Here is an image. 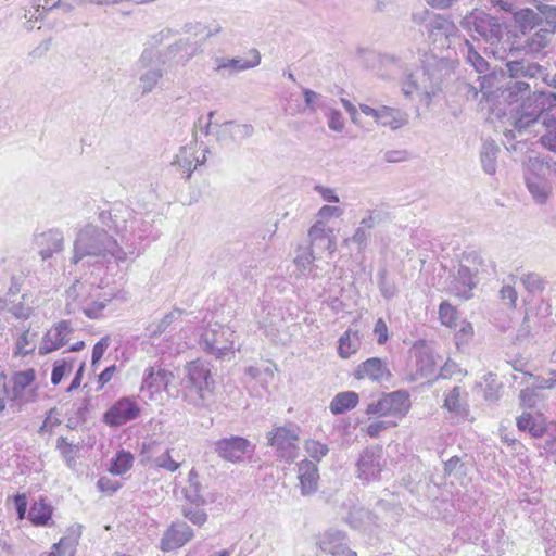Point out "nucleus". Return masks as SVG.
I'll list each match as a JSON object with an SVG mask.
<instances>
[{"label":"nucleus","instance_id":"f257e3e1","mask_svg":"<svg viewBox=\"0 0 556 556\" xmlns=\"http://www.w3.org/2000/svg\"><path fill=\"white\" fill-rule=\"evenodd\" d=\"M109 255L116 263H124L128 256L135 255V247L132 243H127L124 249L104 228L91 223L77 228L71 264L100 269Z\"/></svg>","mask_w":556,"mask_h":556},{"label":"nucleus","instance_id":"f03ea898","mask_svg":"<svg viewBox=\"0 0 556 556\" xmlns=\"http://www.w3.org/2000/svg\"><path fill=\"white\" fill-rule=\"evenodd\" d=\"M401 89L405 98L428 105L442 89V73L435 67H418L405 72Z\"/></svg>","mask_w":556,"mask_h":556},{"label":"nucleus","instance_id":"7ed1b4c3","mask_svg":"<svg viewBox=\"0 0 556 556\" xmlns=\"http://www.w3.org/2000/svg\"><path fill=\"white\" fill-rule=\"evenodd\" d=\"M185 370L187 372L185 401L194 407H207L212 402L214 389L210 363L195 359L188 363Z\"/></svg>","mask_w":556,"mask_h":556},{"label":"nucleus","instance_id":"20e7f679","mask_svg":"<svg viewBox=\"0 0 556 556\" xmlns=\"http://www.w3.org/2000/svg\"><path fill=\"white\" fill-rule=\"evenodd\" d=\"M510 81L506 84L507 99L518 101L531 90V81L541 78L544 81L545 68L526 59L508 60L505 64Z\"/></svg>","mask_w":556,"mask_h":556},{"label":"nucleus","instance_id":"39448f33","mask_svg":"<svg viewBox=\"0 0 556 556\" xmlns=\"http://www.w3.org/2000/svg\"><path fill=\"white\" fill-rule=\"evenodd\" d=\"M460 25L468 33L476 34L485 42L495 46V49L492 50L494 55L500 54V49H503L504 52L506 51L502 42L504 27L496 17L483 11L473 10L463 17ZM472 36L475 37V35Z\"/></svg>","mask_w":556,"mask_h":556},{"label":"nucleus","instance_id":"423d86ee","mask_svg":"<svg viewBox=\"0 0 556 556\" xmlns=\"http://www.w3.org/2000/svg\"><path fill=\"white\" fill-rule=\"evenodd\" d=\"M99 220L109 229L114 230L119 237L122 247L126 249L127 243L134 240L128 238L129 228L135 231V224L138 223L137 214L123 203H114L110 210H103L99 213Z\"/></svg>","mask_w":556,"mask_h":556},{"label":"nucleus","instance_id":"0eeeda50","mask_svg":"<svg viewBox=\"0 0 556 556\" xmlns=\"http://www.w3.org/2000/svg\"><path fill=\"white\" fill-rule=\"evenodd\" d=\"M548 163L539 157H530L525 170V184L536 204L543 205L548 201L553 187L544 177L548 169Z\"/></svg>","mask_w":556,"mask_h":556},{"label":"nucleus","instance_id":"6e6552de","mask_svg":"<svg viewBox=\"0 0 556 556\" xmlns=\"http://www.w3.org/2000/svg\"><path fill=\"white\" fill-rule=\"evenodd\" d=\"M233 333V330L228 326L208 325L200 336L199 345L204 352L214 355L216 358H223L232 353Z\"/></svg>","mask_w":556,"mask_h":556},{"label":"nucleus","instance_id":"1a4fd4ad","mask_svg":"<svg viewBox=\"0 0 556 556\" xmlns=\"http://www.w3.org/2000/svg\"><path fill=\"white\" fill-rule=\"evenodd\" d=\"M425 13L428 15L426 28L431 43L439 50L450 49L460 38L456 25L441 15Z\"/></svg>","mask_w":556,"mask_h":556},{"label":"nucleus","instance_id":"9d476101","mask_svg":"<svg viewBox=\"0 0 556 556\" xmlns=\"http://www.w3.org/2000/svg\"><path fill=\"white\" fill-rule=\"evenodd\" d=\"M299 428L296 426L290 427H274L267 433L268 444L276 448L277 455L287 462H293L299 454Z\"/></svg>","mask_w":556,"mask_h":556},{"label":"nucleus","instance_id":"9b49d317","mask_svg":"<svg viewBox=\"0 0 556 556\" xmlns=\"http://www.w3.org/2000/svg\"><path fill=\"white\" fill-rule=\"evenodd\" d=\"M410 408L409 395L406 391H394L384 394L376 403L366 408L367 415L404 417Z\"/></svg>","mask_w":556,"mask_h":556},{"label":"nucleus","instance_id":"f8f14e48","mask_svg":"<svg viewBox=\"0 0 556 556\" xmlns=\"http://www.w3.org/2000/svg\"><path fill=\"white\" fill-rule=\"evenodd\" d=\"M382 448L379 446L366 447L356 462V475L359 480L370 483L380 478L383 469Z\"/></svg>","mask_w":556,"mask_h":556},{"label":"nucleus","instance_id":"ddd939ff","mask_svg":"<svg viewBox=\"0 0 556 556\" xmlns=\"http://www.w3.org/2000/svg\"><path fill=\"white\" fill-rule=\"evenodd\" d=\"M214 451L224 460L238 463L243 460L247 454L253 452V446L249 440L233 435L216 441Z\"/></svg>","mask_w":556,"mask_h":556},{"label":"nucleus","instance_id":"4468645a","mask_svg":"<svg viewBox=\"0 0 556 556\" xmlns=\"http://www.w3.org/2000/svg\"><path fill=\"white\" fill-rule=\"evenodd\" d=\"M249 58H224L217 56L214 59V72L220 75L227 73L228 75H232L238 72L247 71L250 68H254L261 63V53L256 49H251L248 52Z\"/></svg>","mask_w":556,"mask_h":556},{"label":"nucleus","instance_id":"2eb2a0df","mask_svg":"<svg viewBox=\"0 0 556 556\" xmlns=\"http://www.w3.org/2000/svg\"><path fill=\"white\" fill-rule=\"evenodd\" d=\"M138 404L129 399L122 397L114 403L103 415V421L111 427H118L139 416Z\"/></svg>","mask_w":556,"mask_h":556},{"label":"nucleus","instance_id":"dca6fc26","mask_svg":"<svg viewBox=\"0 0 556 556\" xmlns=\"http://www.w3.org/2000/svg\"><path fill=\"white\" fill-rule=\"evenodd\" d=\"M320 549L332 556H357L348 545L346 533L338 529L326 530L318 540Z\"/></svg>","mask_w":556,"mask_h":556},{"label":"nucleus","instance_id":"f3484780","mask_svg":"<svg viewBox=\"0 0 556 556\" xmlns=\"http://www.w3.org/2000/svg\"><path fill=\"white\" fill-rule=\"evenodd\" d=\"M193 535V530L185 521H174L164 532L160 542V548L163 552L177 549L187 544Z\"/></svg>","mask_w":556,"mask_h":556},{"label":"nucleus","instance_id":"a211bd4d","mask_svg":"<svg viewBox=\"0 0 556 556\" xmlns=\"http://www.w3.org/2000/svg\"><path fill=\"white\" fill-rule=\"evenodd\" d=\"M74 328L68 320H61L52 327L43 337L39 346V353H51L68 343Z\"/></svg>","mask_w":556,"mask_h":556},{"label":"nucleus","instance_id":"6ab92c4d","mask_svg":"<svg viewBox=\"0 0 556 556\" xmlns=\"http://www.w3.org/2000/svg\"><path fill=\"white\" fill-rule=\"evenodd\" d=\"M201 52V45L189 38H180L166 47L164 54L168 60H175L177 64L187 65Z\"/></svg>","mask_w":556,"mask_h":556},{"label":"nucleus","instance_id":"aec40b11","mask_svg":"<svg viewBox=\"0 0 556 556\" xmlns=\"http://www.w3.org/2000/svg\"><path fill=\"white\" fill-rule=\"evenodd\" d=\"M478 268H470L462 264L450 285V291L463 299L471 298V291L477 286L476 276Z\"/></svg>","mask_w":556,"mask_h":556},{"label":"nucleus","instance_id":"412c9836","mask_svg":"<svg viewBox=\"0 0 556 556\" xmlns=\"http://www.w3.org/2000/svg\"><path fill=\"white\" fill-rule=\"evenodd\" d=\"M353 376L358 380L369 379L375 382H383L389 380L391 374L381 358L371 357L361 363Z\"/></svg>","mask_w":556,"mask_h":556},{"label":"nucleus","instance_id":"4be33fe9","mask_svg":"<svg viewBox=\"0 0 556 556\" xmlns=\"http://www.w3.org/2000/svg\"><path fill=\"white\" fill-rule=\"evenodd\" d=\"M298 479L301 494L308 496L318 490L319 471L317 464L313 460L303 459L298 464Z\"/></svg>","mask_w":556,"mask_h":556},{"label":"nucleus","instance_id":"5701e85b","mask_svg":"<svg viewBox=\"0 0 556 556\" xmlns=\"http://www.w3.org/2000/svg\"><path fill=\"white\" fill-rule=\"evenodd\" d=\"M90 291H97V289H94L93 286H88L79 280H76L66 290L65 312L67 314H76L78 312H83L84 306L90 296Z\"/></svg>","mask_w":556,"mask_h":556},{"label":"nucleus","instance_id":"b1692460","mask_svg":"<svg viewBox=\"0 0 556 556\" xmlns=\"http://www.w3.org/2000/svg\"><path fill=\"white\" fill-rule=\"evenodd\" d=\"M185 498L193 506H204L214 502V495L206 490L199 480L198 472L192 469L188 475V483L185 488Z\"/></svg>","mask_w":556,"mask_h":556},{"label":"nucleus","instance_id":"393cba45","mask_svg":"<svg viewBox=\"0 0 556 556\" xmlns=\"http://www.w3.org/2000/svg\"><path fill=\"white\" fill-rule=\"evenodd\" d=\"M36 244L42 260L50 258L54 253L64 248V235L60 229H49L36 236Z\"/></svg>","mask_w":556,"mask_h":556},{"label":"nucleus","instance_id":"a878e982","mask_svg":"<svg viewBox=\"0 0 556 556\" xmlns=\"http://www.w3.org/2000/svg\"><path fill=\"white\" fill-rule=\"evenodd\" d=\"M214 112H210L206 117L201 116L195 124V129L200 130L204 135L215 134L218 141H227L235 137L233 122H225L223 124L212 125V118Z\"/></svg>","mask_w":556,"mask_h":556},{"label":"nucleus","instance_id":"bb28decb","mask_svg":"<svg viewBox=\"0 0 556 556\" xmlns=\"http://www.w3.org/2000/svg\"><path fill=\"white\" fill-rule=\"evenodd\" d=\"M157 447L159 444L156 442H151L148 445L144 444L142 447V454H147L148 459L151 460L155 467L162 468L169 472L177 471L180 468L182 462L174 458V448H166L160 455L152 457V454L156 452Z\"/></svg>","mask_w":556,"mask_h":556},{"label":"nucleus","instance_id":"cd10ccee","mask_svg":"<svg viewBox=\"0 0 556 556\" xmlns=\"http://www.w3.org/2000/svg\"><path fill=\"white\" fill-rule=\"evenodd\" d=\"M519 431H527L533 438H542L547 433L548 424L542 414L522 413L516 419Z\"/></svg>","mask_w":556,"mask_h":556},{"label":"nucleus","instance_id":"c85d7f7f","mask_svg":"<svg viewBox=\"0 0 556 556\" xmlns=\"http://www.w3.org/2000/svg\"><path fill=\"white\" fill-rule=\"evenodd\" d=\"M174 375L161 367H149L146 369L141 389H148L151 393L167 389L173 381Z\"/></svg>","mask_w":556,"mask_h":556},{"label":"nucleus","instance_id":"c756f323","mask_svg":"<svg viewBox=\"0 0 556 556\" xmlns=\"http://www.w3.org/2000/svg\"><path fill=\"white\" fill-rule=\"evenodd\" d=\"M205 159V154H203L201 160L197 157L192 147H181L172 162V165L175 166L177 170L181 172L186 179H189L192 172L198 165L204 163Z\"/></svg>","mask_w":556,"mask_h":556},{"label":"nucleus","instance_id":"7c9ffc66","mask_svg":"<svg viewBox=\"0 0 556 556\" xmlns=\"http://www.w3.org/2000/svg\"><path fill=\"white\" fill-rule=\"evenodd\" d=\"M408 122V116L405 112L396 108L380 106V113L378 114L377 123L381 126L389 127L392 130H396L405 126Z\"/></svg>","mask_w":556,"mask_h":556},{"label":"nucleus","instance_id":"2f4dec72","mask_svg":"<svg viewBox=\"0 0 556 556\" xmlns=\"http://www.w3.org/2000/svg\"><path fill=\"white\" fill-rule=\"evenodd\" d=\"M527 94L528 97L523 99H526L529 106H532L540 115L544 111L556 108V93L553 91L535 90L532 94H530V92Z\"/></svg>","mask_w":556,"mask_h":556},{"label":"nucleus","instance_id":"473e14b6","mask_svg":"<svg viewBox=\"0 0 556 556\" xmlns=\"http://www.w3.org/2000/svg\"><path fill=\"white\" fill-rule=\"evenodd\" d=\"M541 115L535 112L532 106H529V103L525 104V112L515 118L514 121V130H507L505 132L506 138H514V131L523 132L529 128L535 126L539 123V117Z\"/></svg>","mask_w":556,"mask_h":556},{"label":"nucleus","instance_id":"72a5a7b5","mask_svg":"<svg viewBox=\"0 0 556 556\" xmlns=\"http://www.w3.org/2000/svg\"><path fill=\"white\" fill-rule=\"evenodd\" d=\"M308 237L312 244H317L320 241H326V249L332 254L336 251V240L332 236V230L327 228L325 223L317 220L308 230Z\"/></svg>","mask_w":556,"mask_h":556},{"label":"nucleus","instance_id":"f704fd0d","mask_svg":"<svg viewBox=\"0 0 556 556\" xmlns=\"http://www.w3.org/2000/svg\"><path fill=\"white\" fill-rule=\"evenodd\" d=\"M53 508L47 504L42 498L35 502L28 511V519L30 522L38 527H47L50 525Z\"/></svg>","mask_w":556,"mask_h":556},{"label":"nucleus","instance_id":"c9c22d12","mask_svg":"<svg viewBox=\"0 0 556 556\" xmlns=\"http://www.w3.org/2000/svg\"><path fill=\"white\" fill-rule=\"evenodd\" d=\"M362 341L357 330L349 328L339 339L338 353L342 358H349L361 348Z\"/></svg>","mask_w":556,"mask_h":556},{"label":"nucleus","instance_id":"e433bc0d","mask_svg":"<svg viewBox=\"0 0 556 556\" xmlns=\"http://www.w3.org/2000/svg\"><path fill=\"white\" fill-rule=\"evenodd\" d=\"M553 30L541 28L527 38L523 49L531 54H539L549 45Z\"/></svg>","mask_w":556,"mask_h":556},{"label":"nucleus","instance_id":"4c0bfd02","mask_svg":"<svg viewBox=\"0 0 556 556\" xmlns=\"http://www.w3.org/2000/svg\"><path fill=\"white\" fill-rule=\"evenodd\" d=\"M514 13V22L520 28L522 34L528 30H532L534 27L542 23V17L539 12H534L532 9L526 8L520 9Z\"/></svg>","mask_w":556,"mask_h":556},{"label":"nucleus","instance_id":"58836bf2","mask_svg":"<svg viewBox=\"0 0 556 556\" xmlns=\"http://www.w3.org/2000/svg\"><path fill=\"white\" fill-rule=\"evenodd\" d=\"M358 394L353 391L338 393L330 403V410L334 415L343 414L354 408L358 403Z\"/></svg>","mask_w":556,"mask_h":556},{"label":"nucleus","instance_id":"ea45409f","mask_svg":"<svg viewBox=\"0 0 556 556\" xmlns=\"http://www.w3.org/2000/svg\"><path fill=\"white\" fill-rule=\"evenodd\" d=\"M500 152L498 146L494 141H484L480 152V160L483 170L489 175H494L496 172V159Z\"/></svg>","mask_w":556,"mask_h":556},{"label":"nucleus","instance_id":"a19ab883","mask_svg":"<svg viewBox=\"0 0 556 556\" xmlns=\"http://www.w3.org/2000/svg\"><path fill=\"white\" fill-rule=\"evenodd\" d=\"M182 313L184 312L181 309L174 308L169 313L165 314L160 320L150 323L147 327L149 336L151 338L160 337L174 321L181 318Z\"/></svg>","mask_w":556,"mask_h":556},{"label":"nucleus","instance_id":"79ce46f5","mask_svg":"<svg viewBox=\"0 0 556 556\" xmlns=\"http://www.w3.org/2000/svg\"><path fill=\"white\" fill-rule=\"evenodd\" d=\"M34 380H35L34 369H27V370L15 372V375L13 376V387L10 388L12 401L20 400L22 396V392L28 386H30Z\"/></svg>","mask_w":556,"mask_h":556},{"label":"nucleus","instance_id":"37998d69","mask_svg":"<svg viewBox=\"0 0 556 556\" xmlns=\"http://www.w3.org/2000/svg\"><path fill=\"white\" fill-rule=\"evenodd\" d=\"M479 88L469 84L464 85L467 98L475 99L478 96L479 91L483 92L484 94H489L493 91L494 88H498L495 85V81L497 79L495 73L484 75L483 77H479Z\"/></svg>","mask_w":556,"mask_h":556},{"label":"nucleus","instance_id":"c03bdc74","mask_svg":"<svg viewBox=\"0 0 556 556\" xmlns=\"http://www.w3.org/2000/svg\"><path fill=\"white\" fill-rule=\"evenodd\" d=\"M164 72L160 67L148 68L139 77V88L142 94L150 93L163 78Z\"/></svg>","mask_w":556,"mask_h":556},{"label":"nucleus","instance_id":"a18cd8bd","mask_svg":"<svg viewBox=\"0 0 556 556\" xmlns=\"http://www.w3.org/2000/svg\"><path fill=\"white\" fill-rule=\"evenodd\" d=\"M134 463V456L131 453L124 450L117 452L115 457L111 462L110 472L113 475H123L127 472Z\"/></svg>","mask_w":556,"mask_h":556},{"label":"nucleus","instance_id":"49530a36","mask_svg":"<svg viewBox=\"0 0 556 556\" xmlns=\"http://www.w3.org/2000/svg\"><path fill=\"white\" fill-rule=\"evenodd\" d=\"M110 301V298H105L103 300L98 298L96 299L92 291H90V296L84 306L83 313L90 319H98L102 316V312Z\"/></svg>","mask_w":556,"mask_h":556},{"label":"nucleus","instance_id":"de8ad7c7","mask_svg":"<svg viewBox=\"0 0 556 556\" xmlns=\"http://www.w3.org/2000/svg\"><path fill=\"white\" fill-rule=\"evenodd\" d=\"M371 237V231L365 227H363L361 224L356 227L354 230V233L350 238L343 239L342 243L344 245H349L350 243H353L356 245L357 250L364 251Z\"/></svg>","mask_w":556,"mask_h":556},{"label":"nucleus","instance_id":"09e8293b","mask_svg":"<svg viewBox=\"0 0 556 556\" xmlns=\"http://www.w3.org/2000/svg\"><path fill=\"white\" fill-rule=\"evenodd\" d=\"M386 219H388V213L381 208L376 207L367 210L365 212V216L359 220V224L371 231L376 226Z\"/></svg>","mask_w":556,"mask_h":556},{"label":"nucleus","instance_id":"8fccbe9b","mask_svg":"<svg viewBox=\"0 0 556 556\" xmlns=\"http://www.w3.org/2000/svg\"><path fill=\"white\" fill-rule=\"evenodd\" d=\"M56 447L61 452L68 467H75L78 446L68 443L65 438L61 437L56 441Z\"/></svg>","mask_w":556,"mask_h":556},{"label":"nucleus","instance_id":"3c124183","mask_svg":"<svg viewBox=\"0 0 556 556\" xmlns=\"http://www.w3.org/2000/svg\"><path fill=\"white\" fill-rule=\"evenodd\" d=\"M464 43L467 48V61L478 73H485L489 70L488 61L475 50L473 46L467 39L464 40Z\"/></svg>","mask_w":556,"mask_h":556},{"label":"nucleus","instance_id":"603ef678","mask_svg":"<svg viewBox=\"0 0 556 556\" xmlns=\"http://www.w3.org/2000/svg\"><path fill=\"white\" fill-rule=\"evenodd\" d=\"M182 515L193 525L202 526L207 520V514L202 506H191L189 503L182 506Z\"/></svg>","mask_w":556,"mask_h":556},{"label":"nucleus","instance_id":"864d4df0","mask_svg":"<svg viewBox=\"0 0 556 556\" xmlns=\"http://www.w3.org/2000/svg\"><path fill=\"white\" fill-rule=\"evenodd\" d=\"M439 318L442 325L452 328L456 326L457 311L447 301H443L439 306Z\"/></svg>","mask_w":556,"mask_h":556},{"label":"nucleus","instance_id":"5fc2aeb1","mask_svg":"<svg viewBox=\"0 0 556 556\" xmlns=\"http://www.w3.org/2000/svg\"><path fill=\"white\" fill-rule=\"evenodd\" d=\"M546 132L541 137V143L548 150L556 152V118L544 121Z\"/></svg>","mask_w":556,"mask_h":556},{"label":"nucleus","instance_id":"6e6d98bb","mask_svg":"<svg viewBox=\"0 0 556 556\" xmlns=\"http://www.w3.org/2000/svg\"><path fill=\"white\" fill-rule=\"evenodd\" d=\"M138 223L135 224V232L129 228L128 238L134 240L135 254H137V242L148 237L151 224L137 215Z\"/></svg>","mask_w":556,"mask_h":556},{"label":"nucleus","instance_id":"4d7b16f0","mask_svg":"<svg viewBox=\"0 0 556 556\" xmlns=\"http://www.w3.org/2000/svg\"><path fill=\"white\" fill-rule=\"evenodd\" d=\"M304 448L306 453L315 460V463L320 462L321 458L329 452V448L326 444H323L316 440H307L304 444Z\"/></svg>","mask_w":556,"mask_h":556},{"label":"nucleus","instance_id":"13d9d810","mask_svg":"<svg viewBox=\"0 0 556 556\" xmlns=\"http://www.w3.org/2000/svg\"><path fill=\"white\" fill-rule=\"evenodd\" d=\"M178 34V30L172 28V27H163L162 29L151 34L149 36L147 45L156 48L163 42L169 40L172 37L176 36Z\"/></svg>","mask_w":556,"mask_h":556},{"label":"nucleus","instance_id":"bf43d9fd","mask_svg":"<svg viewBox=\"0 0 556 556\" xmlns=\"http://www.w3.org/2000/svg\"><path fill=\"white\" fill-rule=\"evenodd\" d=\"M534 7L536 8L542 21L545 20L547 24L556 26V5L547 4L541 0H534Z\"/></svg>","mask_w":556,"mask_h":556},{"label":"nucleus","instance_id":"052dcab7","mask_svg":"<svg viewBox=\"0 0 556 556\" xmlns=\"http://www.w3.org/2000/svg\"><path fill=\"white\" fill-rule=\"evenodd\" d=\"M444 407H446L450 412L462 413L464 410L462 401H460V388L454 387L446 395L444 401Z\"/></svg>","mask_w":556,"mask_h":556},{"label":"nucleus","instance_id":"680f3d73","mask_svg":"<svg viewBox=\"0 0 556 556\" xmlns=\"http://www.w3.org/2000/svg\"><path fill=\"white\" fill-rule=\"evenodd\" d=\"M73 369V364L71 362L61 361L56 362L53 366L51 374V382L56 386L61 382L63 377L70 374Z\"/></svg>","mask_w":556,"mask_h":556},{"label":"nucleus","instance_id":"e2e57ef3","mask_svg":"<svg viewBox=\"0 0 556 556\" xmlns=\"http://www.w3.org/2000/svg\"><path fill=\"white\" fill-rule=\"evenodd\" d=\"M520 280L525 288L531 293L540 292L544 288L543 280L538 274H526Z\"/></svg>","mask_w":556,"mask_h":556},{"label":"nucleus","instance_id":"0e129e2a","mask_svg":"<svg viewBox=\"0 0 556 556\" xmlns=\"http://www.w3.org/2000/svg\"><path fill=\"white\" fill-rule=\"evenodd\" d=\"M314 260L315 257L309 248H299L296 256L294 258V263L301 270H306L307 268H309Z\"/></svg>","mask_w":556,"mask_h":556},{"label":"nucleus","instance_id":"69168bd1","mask_svg":"<svg viewBox=\"0 0 556 556\" xmlns=\"http://www.w3.org/2000/svg\"><path fill=\"white\" fill-rule=\"evenodd\" d=\"M370 514L369 511L363 509V508H354L352 509L346 521L351 525L353 528H362L364 525V519H369Z\"/></svg>","mask_w":556,"mask_h":556},{"label":"nucleus","instance_id":"338daca9","mask_svg":"<svg viewBox=\"0 0 556 556\" xmlns=\"http://www.w3.org/2000/svg\"><path fill=\"white\" fill-rule=\"evenodd\" d=\"M111 342L110 336L103 337L101 340H99L92 350V357H91V366L96 367V365L99 363V361L102 358L104 352L109 348Z\"/></svg>","mask_w":556,"mask_h":556},{"label":"nucleus","instance_id":"774afa93","mask_svg":"<svg viewBox=\"0 0 556 556\" xmlns=\"http://www.w3.org/2000/svg\"><path fill=\"white\" fill-rule=\"evenodd\" d=\"M526 376L534 379L536 389H552L556 384V371H549L548 377L534 376L531 372H526Z\"/></svg>","mask_w":556,"mask_h":556}]
</instances>
